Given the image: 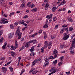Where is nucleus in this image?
<instances>
[{"label": "nucleus", "mask_w": 75, "mask_h": 75, "mask_svg": "<svg viewBox=\"0 0 75 75\" xmlns=\"http://www.w3.org/2000/svg\"><path fill=\"white\" fill-rule=\"evenodd\" d=\"M22 33L20 32V30H17L16 33V35H18V39H20L21 38Z\"/></svg>", "instance_id": "1"}, {"label": "nucleus", "mask_w": 75, "mask_h": 75, "mask_svg": "<svg viewBox=\"0 0 75 75\" xmlns=\"http://www.w3.org/2000/svg\"><path fill=\"white\" fill-rule=\"evenodd\" d=\"M75 38L72 41L71 45L70 47V50H71L75 48Z\"/></svg>", "instance_id": "2"}, {"label": "nucleus", "mask_w": 75, "mask_h": 75, "mask_svg": "<svg viewBox=\"0 0 75 75\" xmlns=\"http://www.w3.org/2000/svg\"><path fill=\"white\" fill-rule=\"evenodd\" d=\"M41 58H40L39 59H37L34 60L32 63V66L35 65L36 64H37L38 61H41Z\"/></svg>", "instance_id": "3"}, {"label": "nucleus", "mask_w": 75, "mask_h": 75, "mask_svg": "<svg viewBox=\"0 0 75 75\" xmlns=\"http://www.w3.org/2000/svg\"><path fill=\"white\" fill-rule=\"evenodd\" d=\"M64 37L62 39V40H67L69 37V35H67V33H64L63 34Z\"/></svg>", "instance_id": "4"}, {"label": "nucleus", "mask_w": 75, "mask_h": 75, "mask_svg": "<svg viewBox=\"0 0 75 75\" xmlns=\"http://www.w3.org/2000/svg\"><path fill=\"white\" fill-rule=\"evenodd\" d=\"M52 14H50V15H47L46 16V18H48L49 22V23H51V21H52Z\"/></svg>", "instance_id": "5"}, {"label": "nucleus", "mask_w": 75, "mask_h": 75, "mask_svg": "<svg viewBox=\"0 0 75 75\" xmlns=\"http://www.w3.org/2000/svg\"><path fill=\"white\" fill-rule=\"evenodd\" d=\"M50 71L51 72H52V73L53 74H55V72H56V68L55 67H53L52 68L50 69Z\"/></svg>", "instance_id": "6"}, {"label": "nucleus", "mask_w": 75, "mask_h": 75, "mask_svg": "<svg viewBox=\"0 0 75 75\" xmlns=\"http://www.w3.org/2000/svg\"><path fill=\"white\" fill-rule=\"evenodd\" d=\"M65 30H66L67 33L68 32V28H65L62 29L60 32V34H62V33H64V31H65Z\"/></svg>", "instance_id": "7"}, {"label": "nucleus", "mask_w": 75, "mask_h": 75, "mask_svg": "<svg viewBox=\"0 0 75 75\" xmlns=\"http://www.w3.org/2000/svg\"><path fill=\"white\" fill-rule=\"evenodd\" d=\"M2 72L3 73H6V71H7V69L6 68L3 67L1 68Z\"/></svg>", "instance_id": "8"}, {"label": "nucleus", "mask_w": 75, "mask_h": 75, "mask_svg": "<svg viewBox=\"0 0 75 75\" xmlns=\"http://www.w3.org/2000/svg\"><path fill=\"white\" fill-rule=\"evenodd\" d=\"M14 33H11L8 34V38H11L14 35Z\"/></svg>", "instance_id": "9"}, {"label": "nucleus", "mask_w": 75, "mask_h": 75, "mask_svg": "<svg viewBox=\"0 0 75 75\" xmlns=\"http://www.w3.org/2000/svg\"><path fill=\"white\" fill-rule=\"evenodd\" d=\"M29 42L30 43H31V42H33V44H37L38 43V42L37 41H36V40H30L29 41Z\"/></svg>", "instance_id": "10"}, {"label": "nucleus", "mask_w": 75, "mask_h": 75, "mask_svg": "<svg viewBox=\"0 0 75 75\" xmlns=\"http://www.w3.org/2000/svg\"><path fill=\"white\" fill-rule=\"evenodd\" d=\"M25 1H23V3L21 4V8H24V7H25Z\"/></svg>", "instance_id": "11"}, {"label": "nucleus", "mask_w": 75, "mask_h": 75, "mask_svg": "<svg viewBox=\"0 0 75 75\" xmlns=\"http://www.w3.org/2000/svg\"><path fill=\"white\" fill-rule=\"evenodd\" d=\"M48 6H49L48 3L47 4V2H46V5L45 6V10H47V9L48 8Z\"/></svg>", "instance_id": "12"}, {"label": "nucleus", "mask_w": 75, "mask_h": 75, "mask_svg": "<svg viewBox=\"0 0 75 75\" xmlns=\"http://www.w3.org/2000/svg\"><path fill=\"white\" fill-rule=\"evenodd\" d=\"M48 41H46L44 43L45 45L44 46V47H45V48H46L48 47Z\"/></svg>", "instance_id": "13"}, {"label": "nucleus", "mask_w": 75, "mask_h": 75, "mask_svg": "<svg viewBox=\"0 0 75 75\" xmlns=\"http://www.w3.org/2000/svg\"><path fill=\"white\" fill-rule=\"evenodd\" d=\"M7 41L5 43H4V45L2 47V49H5V47H6V46L7 45Z\"/></svg>", "instance_id": "14"}, {"label": "nucleus", "mask_w": 75, "mask_h": 75, "mask_svg": "<svg viewBox=\"0 0 75 75\" xmlns=\"http://www.w3.org/2000/svg\"><path fill=\"white\" fill-rule=\"evenodd\" d=\"M47 44V46L48 45V49H50L51 47V44H52V43H51V42L48 43Z\"/></svg>", "instance_id": "15"}, {"label": "nucleus", "mask_w": 75, "mask_h": 75, "mask_svg": "<svg viewBox=\"0 0 75 75\" xmlns=\"http://www.w3.org/2000/svg\"><path fill=\"white\" fill-rule=\"evenodd\" d=\"M11 56H12V57H13V58H14V57H16V56H14V55H16V54H15V53L13 51H12L11 52Z\"/></svg>", "instance_id": "16"}, {"label": "nucleus", "mask_w": 75, "mask_h": 75, "mask_svg": "<svg viewBox=\"0 0 75 75\" xmlns=\"http://www.w3.org/2000/svg\"><path fill=\"white\" fill-rule=\"evenodd\" d=\"M23 21H24V20H22L21 22V24H23V25H24L25 26H27V24H26L25 23H24Z\"/></svg>", "instance_id": "17"}, {"label": "nucleus", "mask_w": 75, "mask_h": 75, "mask_svg": "<svg viewBox=\"0 0 75 75\" xmlns=\"http://www.w3.org/2000/svg\"><path fill=\"white\" fill-rule=\"evenodd\" d=\"M53 54L54 55H57L58 54V51L56 49H54L53 51Z\"/></svg>", "instance_id": "18"}, {"label": "nucleus", "mask_w": 75, "mask_h": 75, "mask_svg": "<svg viewBox=\"0 0 75 75\" xmlns=\"http://www.w3.org/2000/svg\"><path fill=\"white\" fill-rule=\"evenodd\" d=\"M66 2H65V0H63L62 2H61L60 4L58 6H60L61 5H63L64 4H65Z\"/></svg>", "instance_id": "19"}, {"label": "nucleus", "mask_w": 75, "mask_h": 75, "mask_svg": "<svg viewBox=\"0 0 75 75\" xmlns=\"http://www.w3.org/2000/svg\"><path fill=\"white\" fill-rule=\"evenodd\" d=\"M57 9V8L54 7L52 8V12L54 13L55 11V10Z\"/></svg>", "instance_id": "20"}, {"label": "nucleus", "mask_w": 75, "mask_h": 75, "mask_svg": "<svg viewBox=\"0 0 75 75\" xmlns=\"http://www.w3.org/2000/svg\"><path fill=\"white\" fill-rule=\"evenodd\" d=\"M34 46L32 47L31 49L30 50V52H33L34 51Z\"/></svg>", "instance_id": "21"}, {"label": "nucleus", "mask_w": 75, "mask_h": 75, "mask_svg": "<svg viewBox=\"0 0 75 75\" xmlns=\"http://www.w3.org/2000/svg\"><path fill=\"white\" fill-rule=\"evenodd\" d=\"M48 25H47V23L45 24V25L43 26L44 28H48Z\"/></svg>", "instance_id": "22"}, {"label": "nucleus", "mask_w": 75, "mask_h": 75, "mask_svg": "<svg viewBox=\"0 0 75 75\" xmlns=\"http://www.w3.org/2000/svg\"><path fill=\"white\" fill-rule=\"evenodd\" d=\"M31 2H29L27 4L28 7H31Z\"/></svg>", "instance_id": "23"}, {"label": "nucleus", "mask_w": 75, "mask_h": 75, "mask_svg": "<svg viewBox=\"0 0 75 75\" xmlns=\"http://www.w3.org/2000/svg\"><path fill=\"white\" fill-rule=\"evenodd\" d=\"M25 47H26V48H28L30 47V44L26 43V44L25 45Z\"/></svg>", "instance_id": "24"}, {"label": "nucleus", "mask_w": 75, "mask_h": 75, "mask_svg": "<svg viewBox=\"0 0 75 75\" xmlns=\"http://www.w3.org/2000/svg\"><path fill=\"white\" fill-rule=\"evenodd\" d=\"M1 21H3V22H4V21H7V19H6V18H1Z\"/></svg>", "instance_id": "25"}, {"label": "nucleus", "mask_w": 75, "mask_h": 75, "mask_svg": "<svg viewBox=\"0 0 75 75\" xmlns=\"http://www.w3.org/2000/svg\"><path fill=\"white\" fill-rule=\"evenodd\" d=\"M37 8H34L32 10V11H33V12H35L36 11H37Z\"/></svg>", "instance_id": "26"}, {"label": "nucleus", "mask_w": 75, "mask_h": 75, "mask_svg": "<svg viewBox=\"0 0 75 75\" xmlns=\"http://www.w3.org/2000/svg\"><path fill=\"white\" fill-rule=\"evenodd\" d=\"M68 20L69 21V22H73V20L72 19V18H69V19Z\"/></svg>", "instance_id": "27"}, {"label": "nucleus", "mask_w": 75, "mask_h": 75, "mask_svg": "<svg viewBox=\"0 0 75 75\" xmlns=\"http://www.w3.org/2000/svg\"><path fill=\"white\" fill-rule=\"evenodd\" d=\"M51 37L52 39H54L55 38V37H56V36H55V35H52Z\"/></svg>", "instance_id": "28"}, {"label": "nucleus", "mask_w": 75, "mask_h": 75, "mask_svg": "<svg viewBox=\"0 0 75 75\" xmlns=\"http://www.w3.org/2000/svg\"><path fill=\"white\" fill-rule=\"evenodd\" d=\"M10 27L11 29H14V26L13 25H11Z\"/></svg>", "instance_id": "29"}, {"label": "nucleus", "mask_w": 75, "mask_h": 75, "mask_svg": "<svg viewBox=\"0 0 75 75\" xmlns=\"http://www.w3.org/2000/svg\"><path fill=\"white\" fill-rule=\"evenodd\" d=\"M4 39V38H1V39L0 40V43L1 44V43H2L3 42V40Z\"/></svg>", "instance_id": "30"}, {"label": "nucleus", "mask_w": 75, "mask_h": 75, "mask_svg": "<svg viewBox=\"0 0 75 75\" xmlns=\"http://www.w3.org/2000/svg\"><path fill=\"white\" fill-rule=\"evenodd\" d=\"M44 38L45 39H46L47 38V34L45 33H44Z\"/></svg>", "instance_id": "31"}, {"label": "nucleus", "mask_w": 75, "mask_h": 75, "mask_svg": "<svg viewBox=\"0 0 75 75\" xmlns=\"http://www.w3.org/2000/svg\"><path fill=\"white\" fill-rule=\"evenodd\" d=\"M15 46L16 47H18V42H17V41H16V40H15Z\"/></svg>", "instance_id": "32"}, {"label": "nucleus", "mask_w": 75, "mask_h": 75, "mask_svg": "<svg viewBox=\"0 0 75 75\" xmlns=\"http://www.w3.org/2000/svg\"><path fill=\"white\" fill-rule=\"evenodd\" d=\"M38 72V71L37 70H36L32 72V74L33 75H34V74H37V73Z\"/></svg>", "instance_id": "33"}, {"label": "nucleus", "mask_w": 75, "mask_h": 75, "mask_svg": "<svg viewBox=\"0 0 75 75\" xmlns=\"http://www.w3.org/2000/svg\"><path fill=\"white\" fill-rule=\"evenodd\" d=\"M57 60H56L54 61L53 62V64H54V65H56L57 64Z\"/></svg>", "instance_id": "34"}, {"label": "nucleus", "mask_w": 75, "mask_h": 75, "mask_svg": "<svg viewBox=\"0 0 75 75\" xmlns=\"http://www.w3.org/2000/svg\"><path fill=\"white\" fill-rule=\"evenodd\" d=\"M35 70V68H34L33 67L32 69H31V70L30 71V72H32L33 71H34Z\"/></svg>", "instance_id": "35"}, {"label": "nucleus", "mask_w": 75, "mask_h": 75, "mask_svg": "<svg viewBox=\"0 0 75 75\" xmlns=\"http://www.w3.org/2000/svg\"><path fill=\"white\" fill-rule=\"evenodd\" d=\"M44 47H42L41 49V52L42 53H44Z\"/></svg>", "instance_id": "36"}, {"label": "nucleus", "mask_w": 75, "mask_h": 75, "mask_svg": "<svg viewBox=\"0 0 75 75\" xmlns=\"http://www.w3.org/2000/svg\"><path fill=\"white\" fill-rule=\"evenodd\" d=\"M25 47L24 46H23L22 47V48H21L20 50H19V51H21V50H23V49H24V47Z\"/></svg>", "instance_id": "37"}, {"label": "nucleus", "mask_w": 75, "mask_h": 75, "mask_svg": "<svg viewBox=\"0 0 75 75\" xmlns=\"http://www.w3.org/2000/svg\"><path fill=\"white\" fill-rule=\"evenodd\" d=\"M24 72H25V70L24 69H22L21 71V74H23V73Z\"/></svg>", "instance_id": "38"}, {"label": "nucleus", "mask_w": 75, "mask_h": 75, "mask_svg": "<svg viewBox=\"0 0 75 75\" xmlns=\"http://www.w3.org/2000/svg\"><path fill=\"white\" fill-rule=\"evenodd\" d=\"M30 56H32V55H33V56H34L35 53L34 52H32L30 54Z\"/></svg>", "instance_id": "39"}, {"label": "nucleus", "mask_w": 75, "mask_h": 75, "mask_svg": "<svg viewBox=\"0 0 75 75\" xmlns=\"http://www.w3.org/2000/svg\"><path fill=\"white\" fill-rule=\"evenodd\" d=\"M68 26V25H62V27H64V28H65V27H67Z\"/></svg>", "instance_id": "40"}, {"label": "nucleus", "mask_w": 75, "mask_h": 75, "mask_svg": "<svg viewBox=\"0 0 75 75\" xmlns=\"http://www.w3.org/2000/svg\"><path fill=\"white\" fill-rule=\"evenodd\" d=\"M3 30L0 31V35H1L2 34H3Z\"/></svg>", "instance_id": "41"}, {"label": "nucleus", "mask_w": 75, "mask_h": 75, "mask_svg": "<svg viewBox=\"0 0 75 75\" xmlns=\"http://www.w3.org/2000/svg\"><path fill=\"white\" fill-rule=\"evenodd\" d=\"M73 30V28L72 27H70L69 28V30L72 31Z\"/></svg>", "instance_id": "42"}, {"label": "nucleus", "mask_w": 75, "mask_h": 75, "mask_svg": "<svg viewBox=\"0 0 75 75\" xmlns=\"http://www.w3.org/2000/svg\"><path fill=\"white\" fill-rule=\"evenodd\" d=\"M14 14V12H12V13H10L9 15L10 17H11V16H12L13 14Z\"/></svg>", "instance_id": "43"}, {"label": "nucleus", "mask_w": 75, "mask_h": 75, "mask_svg": "<svg viewBox=\"0 0 75 75\" xmlns=\"http://www.w3.org/2000/svg\"><path fill=\"white\" fill-rule=\"evenodd\" d=\"M45 67H46L47 65H48V62H45Z\"/></svg>", "instance_id": "44"}, {"label": "nucleus", "mask_w": 75, "mask_h": 75, "mask_svg": "<svg viewBox=\"0 0 75 75\" xmlns=\"http://www.w3.org/2000/svg\"><path fill=\"white\" fill-rule=\"evenodd\" d=\"M62 64V62H60L58 63V65H59V66H60V65H61Z\"/></svg>", "instance_id": "45"}, {"label": "nucleus", "mask_w": 75, "mask_h": 75, "mask_svg": "<svg viewBox=\"0 0 75 75\" xmlns=\"http://www.w3.org/2000/svg\"><path fill=\"white\" fill-rule=\"evenodd\" d=\"M28 18V16L27 15H25L24 17H23V18Z\"/></svg>", "instance_id": "46"}, {"label": "nucleus", "mask_w": 75, "mask_h": 75, "mask_svg": "<svg viewBox=\"0 0 75 75\" xmlns=\"http://www.w3.org/2000/svg\"><path fill=\"white\" fill-rule=\"evenodd\" d=\"M75 34L74 33L72 35V36H71V38H73L74 37H75Z\"/></svg>", "instance_id": "47"}, {"label": "nucleus", "mask_w": 75, "mask_h": 75, "mask_svg": "<svg viewBox=\"0 0 75 75\" xmlns=\"http://www.w3.org/2000/svg\"><path fill=\"white\" fill-rule=\"evenodd\" d=\"M55 55L53 57V59H55V58H56L57 57V54H55Z\"/></svg>", "instance_id": "48"}, {"label": "nucleus", "mask_w": 75, "mask_h": 75, "mask_svg": "<svg viewBox=\"0 0 75 75\" xmlns=\"http://www.w3.org/2000/svg\"><path fill=\"white\" fill-rule=\"evenodd\" d=\"M5 1H6V0H0V2L3 3Z\"/></svg>", "instance_id": "49"}, {"label": "nucleus", "mask_w": 75, "mask_h": 75, "mask_svg": "<svg viewBox=\"0 0 75 75\" xmlns=\"http://www.w3.org/2000/svg\"><path fill=\"white\" fill-rule=\"evenodd\" d=\"M7 23H8V21H6L3 22V24H6Z\"/></svg>", "instance_id": "50"}, {"label": "nucleus", "mask_w": 75, "mask_h": 75, "mask_svg": "<svg viewBox=\"0 0 75 75\" xmlns=\"http://www.w3.org/2000/svg\"><path fill=\"white\" fill-rule=\"evenodd\" d=\"M57 17H54L53 18V21H56V20H57Z\"/></svg>", "instance_id": "51"}, {"label": "nucleus", "mask_w": 75, "mask_h": 75, "mask_svg": "<svg viewBox=\"0 0 75 75\" xmlns=\"http://www.w3.org/2000/svg\"><path fill=\"white\" fill-rule=\"evenodd\" d=\"M5 59V58L4 57H2L0 59L1 60H4Z\"/></svg>", "instance_id": "52"}, {"label": "nucleus", "mask_w": 75, "mask_h": 75, "mask_svg": "<svg viewBox=\"0 0 75 75\" xmlns=\"http://www.w3.org/2000/svg\"><path fill=\"white\" fill-rule=\"evenodd\" d=\"M34 7H35V5L34 4H33L31 6V8H33Z\"/></svg>", "instance_id": "53"}, {"label": "nucleus", "mask_w": 75, "mask_h": 75, "mask_svg": "<svg viewBox=\"0 0 75 75\" xmlns=\"http://www.w3.org/2000/svg\"><path fill=\"white\" fill-rule=\"evenodd\" d=\"M53 56H51L49 58L50 59H54V58H53Z\"/></svg>", "instance_id": "54"}, {"label": "nucleus", "mask_w": 75, "mask_h": 75, "mask_svg": "<svg viewBox=\"0 0 75 75\" xmlns=\"http://www.w3.org/2000/svg\"><path fill=\"white\" fill-rule=\"evenodd\" d=\"M71 72L70 71H68L67 72H66V74L67 75H69L70 74Z\"/></svg>", "instance_id": "55"}, {"label": "nucleus", "mask_w": 75, "mask_h": 75, "mask_svg": "<svg viewBox=\"0 0 75 75\" xmlns=\"http://www.w3.org/2000/svg\"><path fill=\"white\" fill-rule=\"evenodd\" d=\"M45 62H48V60H47V57H46V59H45Z\"/></svg>", "instance_id": "56"}, {"label": "nucleus", "mask_w": 75, "mask_h": 75, "mask_svg": "<svg viewBox=\"0 0 75 75\" xmlns=\"http://www.w3.org/2000/svg\"><path fill=\"white\" fill-rule=\"evenodd\" d=\"M64 47H65V46L62 45V46H60V48L62 49V48H64Z\"/></svg>", "instance_id": "57"}, {"label": "nucleus", "mask_w": 75, "mask_h": 75, "mask_svg": "<svg viewBox=\"0 0 75 75\" xmlns=\"http://www.w3.org/2000/svg\"><path fill=\"white\" fill-rule=\"evenodd\" d=\"M70 54H74V51L73 50H71L70 51Z\"/></svg>", "instance_id": "58"}, {"label": "nucleus", "mask_w": 75, "mask_h": 75, "mask_svg": "<svg viewBox=\"0 0 75 75\" xmlns=\"http://www.w3.org/2000/svg\"><path fill=\"white\" fill-rule=\"evenodd\" d=\"M64 56H62V57H61L60 58V59L61 60H62V59H64Z\"/></svg>", "instance_id": "59"}, {"label": "nucleus", "mask_w": 75, "mask_h": 75, "mask_svg": "<svg viewBox=\"0 0 75 75\" xmlns=\"http://www.w3.org/2000/svg\"><path fill=\"white\" fill-rule=\"evenodd\" d=\"M42 30H39V34H41V33H42Z\"/></svg>", "instance_id": "60"}, {"label": "nucleus", "mask_w": 75, "mask_h": 75, "mask_svg": "<svg viewBox=\"0 0 75 75\" xmlns=\"http://www.w3.org/2000/svg\"><path fill=\"white\" fill-rule=\"evenodd\" d=\"M17 25H18V23H14V25L15 26H17Z\"/></svg>", "instance_id": "61"}, {"label": "nucleus", "mask_w": 75, "mask_h": 75, "mask_svg": "<svg viewBox=\"0 0 75 75\" xmlns=\"http://www.w3.org/2000/svg\"><path fill=\"white\" fill-rule=\"evenodd\" d=\"M58 28V25H56L55 27V28H56V29Z\"/></svg>", "instance_id": "62"}, {"label": "nucleus", "mask_w": 75, "mask_h": 75, "mask_svg": "<svg viewBox=\"0 0 75 75\" xmlns=\"http://www.w3.org/2000/svg\"><path fill=\"white\" fill-rule=\"evenodd\" d=\"M33 30H30L29 34H31V33H33Z\"/></svg>", "instance_id": "63"}, {"label": "nucleus", "mask_w": 75, "mask_h": 75, "mask_svg": "<svg viewBox=\"0 0 75 75\" xmlns=\"http://www.w3.org/2000/svg\"><path fill=\"white\" fill-rule=\"evenodd\" d=\"M3 16L4 17H7V15L6 14H4Z\"/></svg>", "instance_id": "64"}]
</instances>
